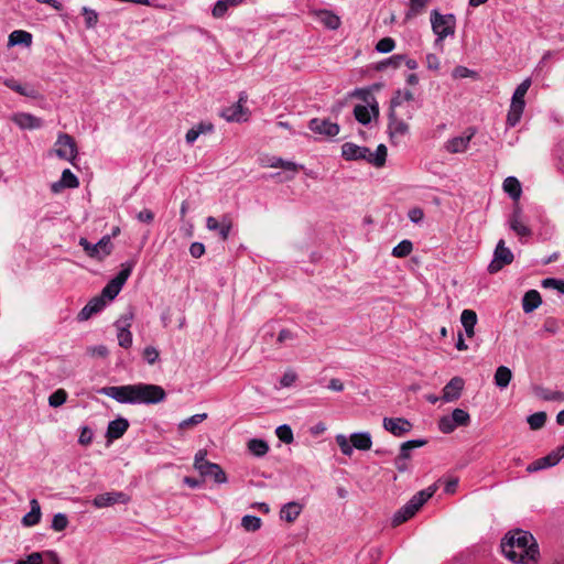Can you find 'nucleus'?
<instances>
[{
    "mask_svg": "<svg viewBox=\"0 0 564 564\" xmlns=\"http://www.w3.org/2000/svg\"><path fill=\"white\" fill-rule=\"evenodd\" d=\"M354 116L356 120L361 124H368L371 121L370 110L368 109L367 106L364 105H357L354 108Z\"/></svg>",
    "mask_w": 564,
    "mask_h": 564,
    "instance_id": "nucleus-46",
    "label": "nucleus"
},
{
    "mask_svg": "<svg viewBox=\"0 0 564 564\" xmlns=\"http://www.w3.org/2000/svg\"><path fill=\"white\" fill-rule=\"evenodd\" d=\"M511 378H512L511 370L506 366H499L496 369V372L494 376L495 384L499 389H506L509 386Z\"/></svg>",
    "mask_w": 564,
    "mask_h": 564,
    "instance_id": "nucleus-35",
    "label": "nucleus"
},
{
    "mask_svg": "<svg viewBox=\"0 0 564 564\" xmlns=\"http://www.w3.org/2000/svg\"><path fill=\"white\" fill-rule=\"evenodd\" d=\"M431 26L436 39L434 41V47L440 52H443V41L447 36H454L456 29V18L454 14H442L437 10L431 12Z\"/></svg>",
    "mask_w": 564,
    "mask_h": 564,
    "instance_id": "nucleus-3",
    "label": "nucleus"
},
{
    "mask_svg": "<svg viewBox=\"0 0 564 564\" xmlns=\"http://www.w3.org/2000/svg\"><path fill=\"white\" fill-rule=\"evenodd\" d=\"M561 326H562L561 321H558L555 317H547V318H545V321L543 323V330L549 334L555 335L560 332Z\"/></svg>",
    "mask_w": 564,
    "mask_h": 564,
    "instance_id": "nucleus-56",
    "label": "nucleus"
},
{
    "mask_svg": "<svg viewBox=\"0 0 564 564\" xmlns=\"http://www.w3.org/2000/svg\"><path fill=\"white\" fill-rule=\"evenodd\" d=\"M247 101V95L241 94L239 100L221 110L220 116L229 122H243L248 120L249 111L243 104Z\"/></svg>",
    "mask_w": 564,
    "mask_h": 564,
    "instance_id": "nucleus-11",
    "label": "nucleus"
},
{
    "mask_svg": "<svg viewBox=\"0 0 564 564\" xmlns=\"http://www.w3.org/2000/svg\"><path fill=\"white\" fill-rule=\"evenodd\" d=\"M413 245L410 240H402L392 249V256L395 258H404L412 252Z\"/></svg>",
    "mask_w": 564,
    "mask_h": 564,
    "instance_id": "nucleus-45",
    "label": "nucleus"
},
{
    "mask_svg": "<svg viewBox=\"0 0 564 564\" xmlns=\"http://www.w3.org/2000/svg\"><path fill=\"white\" fill-rule=\"evenodd\" d=\"M296 373L293 371H286L280 379V386L283 388L291 387L296 380Z\"/></svg>",
    "mask_w": 564,
    "mask_h": 564,
    "instance_id": "nucleus-62",
    "label": "nucleus"
},
{
    "mask_svg": "<svg viewBox=\"0 0 564 564\" xmlns=\"http://www.w3.org/2000/svg\"><path fill=\"white\" fill-rule=\"evenodd\" d=\"M59 181L66 188H76L79 186L77 176L68 169L62 172Z\"/></svg>",
    "mask_w": 564,
    "mask_h": 564,
    "instance_id": "nucleus-47",
    "label": "nucleus"
},
{
    "mask_svg": "<svg viewBox=\"0 0 564 564\" xmlns=\"http://www.w3.org/2000/svg\"><path fill=\"white\" fill-rule=\"evenodd\" d=\"M189 253L193 258H200L204 253H205V246L204 243L202 242H193L191 246H189Z\"/></svg>",
    "mask_w": 564,
    "mask_h": 564,
    "instance_id": "nucleus-64",
    "label": "nucleus"
},
{
    "mask_svg": "<svg viewBox=\"0 0 564 564\" xmlns=\"http://www.w3.org/2000/svg\"><path fill=\"white\" fill-rule=\"evenodd\" d=\"M417 511L414 510L413 507H410V503L406 502L400 510H398L393 518H392V523L393 525H399L403 522H405L406 520H409L410 518H412Z\"/></svg>",
    "mask_w": 564,
    "mask_h": 564,
    "instance_id": "nucleus-38",
    "label": "nucleus"
},
{
    "mask_svg": "<svg viewBox=\"0 0 564 564\" xmlns=\"http://www.w3.org/2000/svg\"><path fill=\"white\" fill-rule=\"evenodd\" d=\"M107 301L102 296L91 299L78 313L79 321H87L94 314L99 313L106 306Z\"/></svg>",
    "mask_w": 564,
    "mask_h": 564,
    "instance_id": "nucleus-23",
    "label": "nucleus"
},
{
    "mask_svg": "<svg viewBox=\"0 0 564 564\" xmlns=\"http://www.w3.org/2000/svg\"><path fill=\"white\" fill-rule=\"evenodd\" d=\"M512 251L506 247L505 240L500 239L495 248L494 258L488 265L489 273L494 274L499 272L505 265L513 261Z\"/></svg>",
    "mask_w": 564,
    "mask_h": 564,
    "instance_id": "nucleus-8",
    "label": "nucleus"
},
{
    "mask_svg": "<svg viewBox=\"0 0 564 564\" xmlns=\"http://www.w3.org/2000/svg\"><path fill=\"white\" fill-rule=\"evenodd\" d=\"M429 0H410V8L406 12V18L410 19L412 17H416L422 13V11L427 6Z\"/></svg>",
    "mask_w": 564,
    "mask_h": 564,
    "instance_id": "nucleus-50",
    "label": "nucleus"
},
{
    "mask_svg": "<svg viewBox=\"0 0 564 564\" xmlns=\"http://www.w3.org/2000/svg\"><path fill=\"white\" fill-rule=\"evenodd\" d=\"M395 47V42L392 37H383L378 41L376 44V50L379 53L387 54L393 51Z\"/></svg>",
    "mask_w": 564,
    "mask_h": 564,
    "instance_id": "nucleus-55",
    "label": "nucleus"
},
{
    "mask_svg": "<svg viewBox=\"0 0 564 564\" xmlns=\"http://www.w3.org/2000/svg\"><path fill=\"white\" fill-rule=\"evenodd\" d=\"M308 128L318 134L335 137L339 132V126L326 119L314 118L310 121Z\"/></svg>",
    "mask_w": 564,
    "mask_h": 564,
    "instance_id": "nucleus-18",
    "label": "nucleus"
},
{
    "mask_svg": "<svg viewBox=\"0 0 564 564\" xmlns=\"http://www.w3.org/2000/svg\"><path fill=\"white\" fill-rule=\"evenodd\" d=\"M451 416L457 426H467L470 423V415L463 409H455Z\"/></svg>",
    "mask_w": 564,
    "mask_h": 564,
    "instance_id": "nucleus-49",
    "label": "nucleus"
},
{
    "mask_svg": "<svg viewBox=\"0 0 564 564\" xmlns=\"http://www.w3.org/2000/svg\"><path fill=\"white\" fill-rule=\"evenodd\" d=\"M131 318H132V316L126 318L124 322L118 321L116 323V327L118 329V333H117L118 343H119V346H121L122 348H129L132 345V334L129 330Z\"/></svg>",
    "mask_w": 564,
    "mask_h": 564,
    "instance_id": "nucleus-25",
    "label": "nucleus"
},
{
    "mask_svg": "<svg viewBox=\"0 0 564 564\" xmlns=\"http://www.w3.org/2000/svg\"><path fill=\"white\" fill-rule=\"evenodd\" d=\"M98 393L122 404H158L165 400V390L158 384L135 383L102 387Z\"/></svg>",
    "mask_w": 564,
    "mask_h": 564,
    "instance_id": "nucleus-1",
    "label": "nucleus"
},
{
    "mask_svg": "<svg viewBox=\"0 0 564 564\" xmlns=\"http://www.w3.org/2000/svg\"><path fill=\"white\" fill-rule=\"evenodd\" d=\"M32 43V34L23 31V30H15L10 33L9 35V46H15V45H25L30 46Z\"/></svg>",
    "mask_w": 564,
    "mask_h": 564,
    "instance_id": "nucleus-34",
    "label": "nucleus"
},
{
    "mask_svg": "<svg viewBox=\"0 0 564 564\" xmlns=\"http://www.w3.org/2000/svg\"><path fill=\"white\" fill-rule=\"evenodd\" d=\"M206 227L210 231H218L220 238L225 241L229 237L231 221L227 217H224L221 221H218L215 217L209 216L206 218Z\"/></svg>",
    "mask_w": 564,
    "mask_h": 564,
    "instance_id": "nucleus-22",
    "label": "nucleus"
},
{
    "mask_svg": "<svg viewBox=\"0 0 564 564\" xmlns=\"http://www.w3.org/2000/svg\"><path fill=\"white\" fill-rule=\"evenodd\" d=\"M460 322L467 337L475 335V325L477 324V314L473 310H464L460 315Z\"/></svg>",
    "mask_w": 564,
    "mask_h": 564,
    "instance_id": "nucleus-32",
    "label": "nucleus"
},
{
    "mask_svg": "<svg viewBox=\"0 0 564 564\" xmlns=\"http://www.w3.org/2000/svg\"><path fill=\"white\" fill-rule=\"evenodd\" d=\"M542 303L540 293L536 290L525 292L522 297V310L524 313H531L536 310Z\"/></svg>",
    "mask_w": 564,
    "mask_h": 564,
    "instance_id": "nucleus-29",
    "label": "nucleus"
},
{
    "mask_svg": "<svg viewBox=\"0 0 564 564\" xmlns=\"http://www.w3.org/2000/svg\"><path fill=\"white\" fill-rule=\"evenodd\" d=\"M11 120L22 130H35L43 126V120L29 112H17Z\"/></svg>",
    "mask_w": 564,
    "mask_h": 564,
    "instance_id": "nucleus-17",
    "label": "nucleus"
},
{
    "mask_svg": "<svg viewBox=\"0 0 564 564\" xmlns=\"http://www.w3.org/2000/svg\"><path fill=\"white\" fill-rule=\"evenodd\" d=\"M527 421H528V424L530 425L531 430H534V431L539 430L545 424L546 413L543 411L535 412V413L529 415Z\"/></svg>",
    "mask_w": 564,
    "mask_h": 564,
    "instance_id": "nucleus-48",
    "label": "nucleus"
},
{
    "mask_svg": "<svg viewBox=\"0 0 564 564\" xmlns=\"http://www.w3.org/2000/svg\"><path fill=\"white\" fill-rule=\"evenodd\" d=\"M437 486L432 485L429 488L419 491L408 501L410 507H413L414 510L419 511V509L435 494Z\"/></svg>",
    "mask_w": 564,
    "mask_h": 564,
    "instance_id": "nucleus-30",
    "label": "nucleus"
},
{
    "mask_svg": "<svg viewBox=\"0 0 564 564\" xmlns=\"http://www.w3.org/2000/svg\"><path fill=\"white\" fill-rule=\"evenodd\" d=\"M206 451H203V449H199L196 454H195V458H194V467L195 469H197L198 471H200L202 469H204V467L209 463L208 460H206Z\"/></svg>",
    "mask_w": 564,
    "mask_h": 564,
    "instance_id": "nucleus-61",
    "label": "nucleus"
},
{
    "mask_svg": "<svg viewBox=\"0 0 564 564\" xmlns=\"http://www.w3.org/2000/svg\"><path fill=\"white\" fill-rule=\"evenodd\" d=\"M414 100V94L409 89H399L395 91L394 96L390 102V109L399 110L400 112H404L408 119L412 118V108L409 105Z\"/></svg>",
    "mask_w": 564,
    "mask_h": 564,
    "instance_id": "nucleus-12",
    "label": "nucleus"
},
{
    "mask_svg": "<svg viewBox=\"0 0 564 564\" xmlns=\"http://www.w3.org/2000/svg\"><path fill=\"white\" fill-rule=\"evenodd\" d=\"M403 117H405L404 112L395 109L389 110L388 130L393 142H398L409 132V124L404 121Z\"/></svg>",
    "mask_w": 564,
    "mask_h": 564,
    "instance_id": "nucleus-9",
    "label": "nucleus"
},
{
    "mask_svg": "<svg viewBox=\"0 0 564 564\" xmlns=\"http://www.w3.org/2000/svg\"><path fill=\"white\" fill-rule=\"evenodd\" d=\"M129 429V422L124 417L110 421L107 427L106 437L108 441L120 438Z\"/></svg>",
    "mask_w": 564,
    "mask_h": 564,
    "instance_id": "nucleus-24",
    "label": "nucleus"
},
{
    "mask_svg": "<svg viewBox=\"0 0 564 564\" xmlns=\"http://www.w3.org/2000/svg\"><path fill=\"white\" fill-rule=\"evenodd\" d=\"M508 224L510 229L514 231L520 239L530 237L532 235V230L524 221L522 210L519 207L513 209L511 216L509 217Z\"/></svg>",
    "mask_w": 564,
    "mask_h": 564,
    "instance_id": "nucleus-14",
    "label": "nucleus"
},
{
    "mask_svg": "<svg viewBox=\"0 0 564 564\" xmlns=\"http://www.w3.org/2000/svg\"><path fill=\"white\" fill-rule=\"evenodd\" d=\"M246 0H218L213 7L212 14L216 19H221L227 14L229 8L237 7Z\"/></svg>",
    "mask_w": 564,
    "mask_h": 564,
    "instance_id": "nucleus-31",
    "label": "nucleus"
},
{
    "mask_svg": "<svg viewBox=\"0 0 564 564\" xmlns=\"http://www.w3.org/2000/svg\"><path fill=\"white\" fill-rule=\"evenodd\" d=\"M321 21L323 24L329 29V30H336L340 25V19L336 14L332 13L330 11L324 10L321 11Z\"/></svg>",
    "mask_w": 564,
    "mask_h": 564,
    "instance_id": "nucleus-43",
    "label": "nucleus"
},
{
    "mask_svg": "<svg viewBox=\"0 0 564 564\" xmlns=\"http://www.w3.org/2000/svg\"><path fill=\"white\" fill-rule=\"evenodd\" d=\"M14 564H42V554L39 552L31 553L25 560H19Z\"/></svg>",
    "mask_w": 564,
    "mask_h": 564,
    "instance_id": "nucleus-63",
    "label": "nucleus"
},
{
    "mask_svg": "<svg viewBox=\"0 0 564 564\" xmlns=\"http://www.w3.org/2000/svg\"><path fill=\"white\" fill-rule=\"evenodd\" d=\"M159 350L153 346H148L143 350V358L147 360L149 365H153L159 359Z\"/></svg>",
    "mask_w": 564,
    "mask_h": 564,
    "instance_id": "nucleus-59",
    "label": "nucleus"
},
{
    "mask_svg": "<svg viewBox=\"0 0 564 564\" xmlns=\"http://www.w3.org/2000/svg\"><path fill=\"white\" fill-rule=\"evenodd\" d=\"M56 149L54 153L62 160H66L70 163H74V160L77 156V145L75 140L67 133H61L56 140Z\"/></svg>",
    "mask_w": 564,
    "mask_h": 564,
    "instance_id": "nucleus-10",
    "label": "nucleus"
},
{
    "mask_svg": "<svg viewBox=\"0 0 564 564\" xmlns=\"http://www.w3.org/2000/svg\"><path fill=\"white\" fill-rule=\"evenodd\" d=\"M206 413L194 414L191 417L183 420L178 426L180 429H187L189 426H194L202 423L204 420H206Z\"/></svg>",
    "mask_w": 564,
    "mask_h": 564,
    "instance_id": "nucleus-57",
    "label": "nucleus"
},
{
    "mask_svg": "<svg viewBox=\"0 0 564 564\" xmlns=\"http://www.w3.org/2000/svg\"><path fill=\"white\" fill-rule=\"evenodd\" d=\"M403 59H404V55H401V54L392 55V56L381 61L380 63H378L377 69L384 70L387 68H393V69L399 68L403 64Z\"/></svg>",
    "mask_w": 564,
    "mask_h": 564,
    "instance_id": "nucleus-41",
    "label": "nucleus"
},
{
    "mask_svg": "<svg viewBox=\"0 0 564 564\" xmlns=\"http://www.w3.org/2000/svg\"><path fill=\"white\" fill-rule=\"evenodd\" d=\"M262 521L257 516L247 514L241 519V525L246 531L254 532L261 528Z\"/></svg>",
    "mask_w": 564,
    "mask_h": 564,
    "instance_id": "nucleus-44",
    "label": "nucleus"
},
{
    "mask_svg": "<svg viewBox=\"0 0 564 564\" xmlns=\"http://www.w3.org/2000/svg\"><path fill=\"white\" fill-rule=\"evenodd\" d=\"M476 130L474 128H469L463 135H458L449 139L445 143V149L449 153H463L467 150L470 140L475 135Z\"/></svg>",
    "mask_w": 564,
    "mask_h": 564,
    "instance_id": "nucleus-16",
    "label": "nucleus"
},
{
    "mask_svg": "<svg viewBox=\"0 0 564 564\" xmlns=\"http://www.w3.org/2000/svg\"><path fill=\"white\" fill-rule=\"evenodd\" d=\"M417 511L414 510L413 507H410V503L406 502L400 510H398L393 518H392V523L393 525H399L403 522H405L406 520H409L410 518H412Z\"/></svg>",
    "mask_w": 564,
    "mask_h": 564,
    "instance_id": "nucleus-39",
    "label": "nucleus"
},
{
    "mask_svg": "<svg viewBox=\"0 0 564 564\" xmlns=\"http://www.w3.org/2000/svg\"><path fill=\"white\" fill-rule=\"evenodd\" d=\"M464 389V380L460 377L452 378L443 388V400L453 402L459 399Z\"/></svg>",
    "mask_w": 564,
    "mask_h": 564,
    "instance_id": "nucleus-21",
    "label": "nucleus"
},
{
    "mask_svg": "<svg viewBox=\"0 0 564 564\" xmlns=\"http://www.w3.org/2000/svg\"><path fill=\"white\" fill-rule=\"evenodd\" d=\"M530 86H531V79L525 78L516 88V90L512 95L510 108H509V111L507 115V124L509 127H516L520 122L524 107H525L524 97H525V94L528 93Z\"/></svg>",
    "mask_w": 564,
    "mask_h": 564,
    "instance_id": "nucleus-4",
    "label": "nucleus"
},
{
    "mask_svg": "<svg viewBox=\"0 0 564 564\" xmlns=\"http://www.w3.org/2000/svg\"><path fill=\"white\" fill-rule=\"evenodd\" d=\"M31 510L23 516L21 523L23 527L30 528L36 525L41 521V506L36 499L30 501Z\"/></svg>",
    "mask_w": 564,
    "mask_h": 564,
    "instance_id": "nucleus-26",
    "label": "nucleus"
},
{
    "mask_svg": "<svg viewBox=\"0 0 564 564\" xmlns=\"http://www.w3.org/2000/svg\"><path fill=\"white\" fill-rule=\"evenodd\" d=\"M425 444H426L425 440H411V441H406V442L401 444L399 455L402 456V458H410L411 457V451L413 448L422 447Z\"/></svg>",
    "mask_w": 564,
    "mask_h": 564,
    "instance_id": "nucleus-42",
    "label": "nucleus"
},
{
    "mask_svg": "<svg viewBox=\"0 0 564 564\" xmlns=\"http://www.w3.org/2000/svg\"><path fill=\"white\" fill-rule=\"evenodd\" d=\"M501 551L511 562L517 564H536L539 547L533 535L523 530L510 531L501 541Z\"/></svg>",
    "mask_w": 564,
    "mask_h": 564,
    "instance_id": "nucleus-2",
    "label": "nucleus"
},
{
    "mask_svg": "<svg viewBox=\"0 0 564 564\" xmlns=\"http://www.w3.org/2000/svg\"><path fill=\"white\" fill-rule=\"evenodd\" d=\"M382 425L384 430L397 437H401L412 430V423L403 417H384Z\"/></svg>",
    "mask_w": 564,
    "mask_h": 564,
    "instance_id": "nucleus-15",
    "label": "nucleus"
},
{
    "mask_svg": "<svg viewBox=\"0 0 564 564\" xmlns=\"http://www.w3.org/2000/svg\"><path fill=\"white\" fill-rule=\"evenodd\" d=\"M341 155L346 160H365L368 162L370 149L366 147H359L351 142H346L341 145Z\"/></svg>",
    "mask_w": 564,
    "mask_h": 564,
    "instance_id": "nucleus-20",
    "label": "nucleus"
},
{
    "mask_svg": "<svg viewBox=\"0 0 564 564\" xmlns=\"http://www.w3.org/2000/svg\"><path fill=\"white\" fill-rule=\"evenodd\" d=\"M134 263L126 262L121 267L119 273L111 279L101 291V295L107 302L112 301L121 291L122 286L129 279Z\"/></svg>",
    "mask_w": 564,
    "mask_h": 564,
    "instance_id": "nucleus-7",
    "label": "nucleus"
},
{
    "mask_svg": "<svg viewBox=\"0 0 564 564\" xmlns=\"http://www.w3.org/2000/svg\"><path fill=\"white\" fill-rule=\"evenodd\" d=\"M503 191L512 199H519L522 193L521 184L514 176H509L503 181Z\"/></svg>",
    "mask_w": 564,
    "mask_h": 564,
    "instance_id": "nucleus-36",
    "label": "nucleus"
},
{
    "mask_svg": "<svg viewBox=\"0 0 564 564\" xmlns=\"http://www.w3.org/2000/svg\"><path fill=\"white\" fill-rule=\"evenodd\" d=\"M68 525V519L65 513H56L53 517L51 528L56 531L61 532L64 531Z\"/></svg>",
    "mask_w": 564,
    "mask_h": 564,
    "instance_id": "nucleus-54",
    "label": "nucleus"
},
{
    "mask_svg": "<svg viewBox=\"0 0 564 564\" xmlns=\"http://www.w3.org/2000/svg\"><path fill=\"white\" fill-rule=\"evenodd\" d=\"M94 433L90 427L83 426L80 430V434L78 437V443L80 445L87 446L93 442Z\"/></svg>",
    "mask_w": 564,
    "mask_h": 564,
    "instance_id": "nucleus-60",
    "label": "nucleus"
},
{
    "mask_svg": "<svg viewBox=\"0 0 564 564\" xmlns=\"http://www.w3.org/2000/svg\"><path fill=\"white\" fill-rule=\"evenodd\" d=\"M130 500L129 496L122 491H110L97 495L94 500L93 505L96 508H106L116 503H122L126 505Z\"/></svg>",
    "mask_w": 564,
    "mask_h": 564,
    "instance_id": "nucleus-13",
    "label": "nucleus"
},
{
    "mask_svg": "<svg viewBox=\"0 0 564 564\" xmlns=\"http://www.w3.org/2000/svg\"><path fill=\"white\" fill-rule=\"evenodd\" d=\"M275 434L279 437V440L285 444H290L293 442L292 429L286 424L278 426L275 430Z\"/></svg>",
    "mask_w": 564,
    "mask_h": 564,
    "instance_id": "nucleus-52",
    "label": "nucleus"
},
{
    "mask_svg": "<svg viewBox=\"0 0 564 564\" xmlns=\"http://www.w3.org/2000/svg\"><path fill=\"white\" fill-rule=\"evenodd\" d=\"M458 427L456 423L452 420L451 415H444L438 420V429L444 434H449Z\"/></svg>",
    "mask_w": 564,
    "mask_h": 564,
    "instance_id": "nucleus-53",
    "label": "nucleus"
},
{
    "mask_svg": "<svg viewBox=\"0 0 564 564\" xmlns=\"http://www.w3.org/2000/svg\"><path fill=\"white\" fill-rule=\"evenodd\" d=\"M335 440L340 448V452L345 456H350L354 452V448L359 451H368L372 445L371 435L368 432L352 433L350 438L344 434H338L336 435Z\"/></svg>",
    "mask_w": 564,
    "mask_h": 564,
    "instance_id": "nucleus-5",
    "label": "nucleus"
},
{
    "mask_svg": "<svg viewBox=\"0 0 564 564\" xmlns=\"http://www.w3.org/2000/svg\"><path fill=\"white\" fill-rule=\"evenodd\" d=\"M387 160V147L384 144H379L375 152L370 151V155L368 162L377 167H381L384 165Z\"/></svg>",
    "mask_w": 564,
    "mask_h": 564,
    "instance_id": "nucleus-40",
    "label": "nucleus"
},
{
    "mask_svg": "<svg viewBox=\"0 0 564 564\" xmlns=\"http://www.w3.org/2000/svg\"><path fill=\"white\" fill-rule=\"evenodd\" d=\"M83 15L87 28H94L98 22V14L95 10L87 7L83 8Z\"/></svg>",
    "mask_w": 564,
    "mask_h": 564,
    "instance_id": "nucleus-58",
    "label": "nucleus"
},
{
    "mask_svg": "<svg viewBox=\"0 0 564 564\" xmlns=\"http://www.w3.org/2000/svg\"><path fill=\"white\" fill-rule=\"evenodd\" d=\"M303 510V505L297 501L285 503L280 511V518L286 522H294Z\"/></svg>",
    "mask_w": 564,
    "mask_h": 564,
    "instance_id": "nucleus-27",
    "label": "nucleus"
},
{
    "mask_svg": "<svg viewBox=\"0 0 564 564\" xmlns=\"http://www.w3.org/2000/svg\"><path fill=\"white\" fill-rule=\"evenodd\" d=\"M78 243L89 258L96 259L98 261H101L108 257L113 249L111 237L109 235L104 236L96 243H91L88 241V239L80 237Z\"/></svg>",
    "mask_w": 564,
    "mask_h": 564,
    "instance_id": "nucleus-6",
    "label": "nucleus"
},
{
    "mask_svg": "<svg viewBox=\"0 0 564 564\" xmlns=\"http://www.w3.org/2000/svg\"><path fill=\"white\" fill-rule=\"evenodd\" d=\"M3 84L13 91L20 94L21 96L32 98L36 97V90L33 87L24 86L17 82L14 78H6L3 79Z\"/></svg>",
    "mask_w": 564,
    "mask_h": 564,
    "instance_id": "nucleus-33",
    "label": "nucleus"
},
{
    "mask_svg": "<svg viewBox=\"0 0 564 564\" xmlns=\"http://www.w3.org/2000/svg\"><path fill=\"white\" fill-rule=\"evenodd\" d=\"M562 455L557 449L552 451L550 454H547L544 457H541L534 462H532L530 465H528L527 470L529 473H535L545 468H550L555 466L560 463L562 459Z\"/></svg>",
    "mask_w": 564,
    "mask_h": 564,
    "instance_id": "nucleus-19",
    "label": "nucleus"
},
{
    "mask_svg": "<svg viewBox=\"0 0 564 564\" xmlns=\"http://www.w3.org/2000/svg\"><path fill=\"white\" fill-rule=\"evenodd\" d=\"M199 474L203 477H210L215 480L217 484H225L227 482V477L225 471L221 469V467L218 464L215 463H208L204 469L199 471Z\"/></svg>",
    "mask_w": 564,
    "mask_h": 564,
    "instance_id": "nucleus-28",
    "label": "nucleus"
},
{
    "mask_svg": "<svg viewBox=\"0 0 564 564\" xmlns=\"http://www.w3.org/2000/svg\"><path fill=\"white\" fill-rule=\"evenodd\" d=\"M67 392L64 389H57L48 397V404L52 408L61 406L66 402Z\"/></svg>",
    "mask_w": 564,
    "mask_h": 564,
    "instance_id": "nucleus-51",
    "label": "nucleus"
},
{
    "mask_svg": "<svg viewBox=\"0 0 564 564\" xmlns=\"http://www.w3.org/2000/svg\"><path fill=\"white\" fill-rule=\"evenodd\" d=\"M247 447L256 457H263L269 452L268 443L261 438H251Z\"/></svg>",
    "mask_w": 564,
    "mask_h": 564,
    "instance_id": "nucleus-37",
    "label": "nucleus"
}]
</instances>
